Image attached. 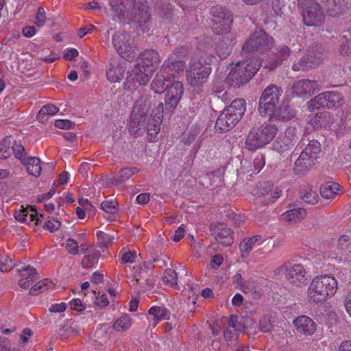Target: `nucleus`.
<instances>
[{"label": "nucleus", "instance_id": "9d476101", "mask_svg": "<svg viewBox=\"0 0 351 351\" xmlns=\"http://www.w3.org/2000/svg\"><path fill=\"white\" fill-rule=\"evenodd\" d=\"M325 15L322 8L315 1L305 3L303 11V21L307 26H319L324 21Z\"/></svg>", "mask_w": 351, "mask_h": 351}, {"label": "nucleus", "instance_id": "1a4fd4ad", "mask_svg": "<svg viewBox=\"0 0 351 351\" xmlns=\"http://www.w3.org/2000/svg\"><path fill=\"white\" fill-rule=\"evenodd\" d=\"M211 73V68L203 66L196 58L191 60L187 70V80L191 86L199 87L207 80Z\"/></svg>", "mask_w": 351, "mask_h": 351}, {"label": "nucleus", "instance_id": "603ef678", "mask_svg": "<svg viewBox=\"0 0 351 351\" xmlns=\"http://www.w3.org/2000/svg\"><path fill=\"white\" fill-rule=\"evenodd\" d=\"M344 103V100L341 94L335 90H330V109L335 108L338 109L342 106Z\"/></svg>", "mask_w": 351, "mask_h": 351}, {"label": "nucleus", "instance_id": "e433bc0d", "mask_svg": "<svg viewBox=\"0 0 351 351\" xmlns=\"http://www.w3.org/2000/svg\"><path fill=\"white\" fill-rule=\"evenodd\" d=\"M123 73L124 71L121 66L110 64L106 71V77L111 82H117L123 77Z\"/></svg>", "mask_w": 351, "mask_h": 351}, {"label": "nucleus", "instance_id": "c03bdc74", "mask_svg": "<svg viewBox=\"0 0 351 351\" xmlns=\"http://www.w3.org/2000/svg\"><path fill=\"white\" fill-rule=\"evenodd\" d=\"M12 148L16 158L23 163L24 160H26L28 158L27 153L25 151V147L21 144L14 141Z\"/></svg>", "mask_w": 351, "mask_h": 351}, {"label": "nucleus", "instance_id": "cd10ccee", "mask_svg": "<svg viewBox=\"0 0 351 351\" xmlns=\"http://www.w3.org/2000/svg\"><path fill=\"white\" fill-rule=\"evenodd\" d=\"M262 242L261 235H255L252 237L245 239L239 245L242 257L249 256L250 252Z\"/></svg>", "mask_w": 351, "mask_h": 351}, {"label": "nucleus", "instance_id": "864d4df0", "mask_svg": "<svg viewBox=\"0 0 351 351\" xmlns=\"http://www.w3.org/2000/svg\"><path fill=\"white\" fill-rule=\"evenodd\" d=\"M117 206V202L113 200H105L101 204V209L109 214H115L118 211Z\"/></svg>", "mask_w": 351, "mask_h": 351}, {"label": "nucleus", "instance_id": "7ed1b4c3", "mask_svg": "<svg viewBox=\"0 0 351 351\" xmlns=\"http://www.w3.org/2000/svg\"><path fill=\"white\" fill-rule=\"evenodd\" d=\"M278 130V126L275 124H263L254 127L247 136L245 147L250 151L263 147L273 140Z\"/></svg>", "mask_w": 351, "mask_h": 351}, {"label": "nucleus", "instance_id": "f8f14e48", "mask_svg": "<svg viewBox=\"0 0 351 351\" xmlns=\"http://www.w3.org/2000/svg\"><path fill=\"white\" fill-rule=\"evenodd\" d=\"M165 90L166 109L172 110L178 104L183 95V85L178 80H174L170 84H167V88Z\"/></svg>", "mask_w": 351, "mask_h": 351}, {"label": "nucleus", "instance_id": "a18cd8bd", "mask_svg": "<svg viewBox=\"0 0 351 351\" xmlns=\"http://www.w3.org/2000/svg\"><path fill=\"white\" fill-rule=\"evenodd\" d=\"M58 110V108L53 104L45 105L40 110L37 115V119L43 121L45 115H53L57 113Z\"/></svg>", "mask_w": 351, "mask_h": 351}, {"label": "nucleus", "instance_id": "052dcab7", "mask_svg": "<svg viewBox=\"0 0 351 351\" xmlns=\"http://www.w3.org/2000/svg\"><path fill=\"white\" fill-rule=\"evenodd\" d=\"M46 21V13L43 8L40 7L38 9L35 18V23L38 27H43Z\"/></svg>", "mask_w": 351, "mask_h": 351}, {"label": "nucleus", "instance_id": "58836bf2", "mask_svg": "<svg viewBox=\"0 0 351 351\" xmlns=\"http://www.w3.org/2000/svg\"><path fill=\"white\" fill-rule=\"evenodd\" d=\"M310 104L314 109L327 108L329 104V93L325 92L318 95L314 100L310 101Z\"/></svg>", "mask_w": 351, "mask_h": 351}, {"label": "nucleus", "instance_id": "3c124183", "mask_svg": "<svg viewBox=\"0 0 351 351\" xmlns=\"http://www.w3.org/2000/svg\"><path fill=\"white\" fill-rule=\"evenodd\" d=\"M134 275L132 282L133 285L138 283L141 279L146 278L147 276V270L143 267L142 265H136L134 267Z\"/></svg>", "mask_w": 351, "mask_h": 351}, {"label": "nucleus", "instance_id": "4c0bfd02", "mask_svg": "<svg viewBox=\"0 0 351 351\" xmlns=\"http://www.w3.org/2000/svg\"><path fill=\"white\" fill-rule=\"evenodd\" d=\"M306 215V211L305 209L299 208H293L285 212L283 214L284 218L289 221H300L304 219Z\"/></svg>", "mask_w": 351, "mask_h": 351}, {"label": "nucleus", "instance_id": "9b49d317", "mask_svg": "<svg viewBox=\"0 0 351 351\" xmlns=\"http://www.w3.org/2000/svg\"><path fill=\"white\" fill-rule=\"evenodd\" d=\"M163 112V103L160 102L157 107L152 110L147 121L146 130L148 135V140L150 142H154L157 138V135L160 130Z\"/></svg>", "mask_w": 351, "mask_h": 351}, {"label": "nucleus", "instance_id": "a19ab883", "mask_svg": "<svg viewBox=\"0 0 351 351\" xmlns=\"http://www.w3.org/2000/svg\"><path fill=\"white\" fill-rule=\"evenodd\" d=\"M131 318L125 314L114 322L113 328L118 332L125 331L131 326Z\"/></svg>", "mask_w": 351, "mask_h": 351}, {"label": "nucleus", "instance_id": "8fccbe9b", "mask_svg": "<svg viewBox=\"0 0 351 351\" xmlns=\"http://www.w3.org/2000/svg\"><path fill=\"white\" fill-rule=\"evenodd\" d=\"M285 141H288L289 146H294L295 143L299 138L298 136V130L295 128H289L285 132V136L282 137Z\"/></svg>", "mask_w": 351, "mask_h": 351}, {"label": "nucleus", "instance_id": "2eb2a0df", "mask_svg": "<svg viewBox=\"0 0 351 351\" xmlns=\"http://www.w3.org/2000/svg\"><path fill=\"white\" fill-rule=\"evenodd\" d=\"M153 71V69H149L137 62L134 68L128 72L127 80L128 82H136L140 85H145L149 81V73Z\"/></svg>", "mask_w": 351, "mask_h": 351}, {"label": "nucleus", "instance_id": "c756f323", "mask_svg": "<svg viewBox=\"0 0 351 351\" xmlns=\"http://www.w3.org/2000/svg\"><path fill=\"white\" fill-rule=\"evenodd\" d=\"M151 104V96L148 95L143 96L136 101L132 113L137 115L141 114L147 116Z\"/></svg>", "mask_w": 351, "mask_h": 351}, {"label": "nucleus", "instance_id": "473e14b6", "mask_svg": "<svg viewBox=\"0 0 351 351\" xmlns=\"http://www.w3.org/2000/svg\"><path fill=\"white\" fill-rule=\"evenodd\" d=\"M300 198L305 202L310 204H315L318 202V195L315 191L312 190L311 186L304 184L300 190Z\"/></svg>", "mask_w": 351, "mask_h": 351}, {"label": "nucleus", "instance_id": "69168bd1", "mask_svg": "<svg viewBox=\"0 0 351 351\" xmlns=\"http://www.w3.org/2000/svg\"><path fill=\"white\" fill-rule=\"evenodd\" d=\"M215 59V58L213 55L210 53H204L202 55L199 59H197V61L200 62L203 66L210 67V65Z\"/></svg>", "mask_w": 351, "mask_h": 351}, {"label": "nucleus", "instance_id": "aec40b11", "mask_svg": "<svg viewBox=\"0 0 351 351\" xmlns=\"http://www.w3.org/2000/svg\"><path fill=\"white\" fill-rule=\"evenodd\" d=\"M184 66V61L171 57L164 62L160 69L162 72L166 73L172 81H174L179 73L183 72Z\"/></svg>", "mask_w": 351, "mask_h": 351}, {"label": "nucleus", "instance_id": "72a5a7b5", "mask_svg": "<svg viewBox=\"0 0 351 351\" xmlns=\"http://www.w3.org/2000/svg\"><path fill=\"white\" fill-rule=\"evenodd\" d=\"M138 172V169L135 167L123 168L119 171L117 176L112 178V183L115 185H119L121 183L125 182Z\"/></svg>", "mask_w": 351, "mask_h": 351}, {"label": "nucleus", "instance_id": "5fc2aeb1", "mask_svg": "<svg viewBox=\"0 0 351 351\" xmlns=\"http://www.w3.org/2000/svg\"><path fill=\"white\" fill-rule=\"evenodd\" d=\"M14 267L12 260L8 256L3 255L0 257V271L6 272Z\"/></svg>", "mask_w": 351, "mask_h": 351}, {"label": "nucleus", "instance_id": "37998d69", "mask_svg": "<svg viewBox=\"0 0 351 351\" xmlns=\"http://www.w3.org/2000/svg\"><path fill=\"white\" fill-rule=\"evenodd\" d=\"M12 147L11 136L4 138L0 142V159L8 158L10 156Z\"/></svg>", "mask_w": 351, "mask_h": 351}, {"label": "nucleus", "instance_id": "f704fd0d", "mask_svg": "<svg viewBox=\"0 0 351 351\" xmlns=\"http://www.w3.org/2000/svg\"><path fill=\"white\" fill-rule=\"evenodd\" d=\"M27 168L29 174L38 177L40 175V160L37 157L29 156L23 163Z\"/></svg>", "mask_w": 351, "mask_h": 351}, {"label": "nucleus", "instance_id": "39448f33", "mask_svg": "<svg viewBox=\"0 0 351 351\" xmlns=\"http://www.w3.org/2000/svg\"><path fill=\"white\" fill-rule=\"evenodd\" d=\"M210 14L212 16L213 28L216 34L230 31L232 18L229 10L221 5H215L210 9Z\"/></svg>", "mask_w": 351, "mask_h": 351}, {"label": "nucleus", "instance_id": "5701e85b", "mask_svg": "<svg viewBox=\"0 0 351 351\" xmlns=\"http://www.w3.org/2000/svg\"><path fill=\"white\" fill-rule=\"evenodd\" d=\"M146 117L145 115H137L132 112L129 128L131 134L140 136L145 133L147 129Z\"/></svg>", "mask_w": 351, "mask_h": 351}, {"label": "nucleus", "instance_id": "4be33fe9", "mask_svg": "<svg viewBox=\"0 0 351 351\" xmlns=\"http://www.w3.org/2000/svg\"><path fill=\"white\" fill-rule=\"evenodd\" d=\"M295 116L293 109L291 108L289 102L283 101L278 108L276 107L272 115L270 117L269 121H288Z\"/></svg>", "mask_w": 351, "mask_h": 351}, {"label": "nucleus", "instance_id": "20e7f679", "mask_svg": "<svg viewBox=\"0 0 351 351\" xmlns=\"http://www.w3.org/2000/svg\"><path fill=\"white\" fill-rule=\"evenodd\" d=\"M273 43V38L267 34L265 32L261 29L256 31L243 45L242 53H263L272 47Z\"/></svg>", "mask_w": 351, "mask_h": 351}, {"label": "nucleus", "instance_id": "774afa93", "mask_svg": "<svg viewBox=\"0 0 351 351\" xmlns=\"http://www.w3.org/2000/svg\"><path fill=\"white\" fill-rule=\"evenodd\" d=\"M339 52L342 55L351 53V40H347L343 38Z\"/></svg>", "mask_w": 351, "mask_h": 351}, {"label": "nucleus", "instance_id": "c85d7f7f", "mask_svg": "<svg viewBox=\"0 0 351 351\" xmlns=\"http://www.w3.org/2000/svg\"><path fill=\"white\" fill-rule=\"evenodd\" d=\"M278 104V102L269 101L261 97L258 102V111L261 116L263 117H268L269 120L271 115L274 113Z\"/></svg>", "mask_w": 351, "mask_h": 351}, {"label": "nucleus", "instance_id": "680f3d73", "mask_svg": "<svg viewBox=\"0 0 351 351\" xmlns=\"http://www.w3.org/2000/svg\"><path fill=\"white\" fill-rule=\"evenodd\" d=\"M275 147L279 152H285L290 149L293 146H289V142L285 141L284 138L282 137L275 141Z\"/></svg>", "mask_w": 351, "mask_h": 351}, {"label": "nucleus", "instance_id": "412c9836", "mask_svg": "<svg viewBox=\"0 0 351 351\" xmlns=\"http://www.w3.org/2000/svg\"><path fill=\"white\" fill-rule=\"evenodd\" d=\"M14 217L16 220L29 224L31 222L35 221V224L37 225L41 222L43 215H38L36 208L31 207L30 210L28 208H24L21 206V208L19 210H16Z\"/></svg>", "mask_w": 351, "mask_h": 351}, {"label": "nucleus", "instance_id": "dca6fc26", "mask_svg": "<svg viewBox=\"0 0 351 351\" xmlns=\"http://www.w3.org/2000/svg\"><path fill=\"white\" fill-rule=\"evenodd\" d=\"M245 70L238 63L232 69L230 73L227 77V81L232 86H240L245 84L250 81L252 77V72L248 71V73L244 71Z\"/></svg>", "mask_w": 351, "mask_h": 351}, {"label": "nucleus", "instance_id": "f257e3e1", "mask_svg": "<svg viewBox=\"0 0 351 351\" xmlns=\"http://www.w3.org/2000/svg\"><path fill=\"white\" fill-rule=\"evenodd\" d=\"M246 110V102L243 99H236L219 115L215 130L220 133L231 130L243 117Z\"/></svg>", "mask_w": 351, "mask_h": 351}, {"label": "nucleus", "instance_id": "ddd939ff", "mask_svg": "<svg viewBox=\"0 0 351 351\" xmlns=\"http://www.w3.org/2000/svg\"><path fill=\"white\" fill-rule=\"evenodd\" d=\"M278 273L284 272L285 278L291 284L298 285L305 281V269L300 264H294L291 266L282 265L276 269Z\"/></svg>", "mask_w": 351, "mask_h": 351}, {"label": "nucleus", "instance_id": "09e8293b", "mask_svg": "<svg viewBox=\"0 0 351 351\" xmlns=\"http://www.w3.org/2000/svg\"><path fill=\"white\" fill-rule=\"evenodd\" d=\"M291 53L290 49L286 45H280L276 53V63L280 64L285 60H287Z\"/></svg>", "mask_w": 351, "mask_h": 351}, {"label": "nucleus", "instance_id": "7c9ffc66", "mask_svg": "<svg viewBox=\"0 0 351 351\" xmlns=\"http://www.w3.org/2000/svg\"><path fill=\"white\" fill-rule=\"evenodd\" d=\"M283 91L280 86H278L275 84H270L265 88L261 97L269 101H274L279 103L280 97Z\"/></svg>", "mask_w": 351, "mask_h": 351}, {"label": "nucleus", "instance_id": "4468645a", "mask_svg": "<svg viewBox=\"0 0 351 351\" xmlns=\"http://www.w3.org/2000/svg\"><path fill=\"white\" fill-rule=\"evenodd\" d=\"M322 62V57L320 53L308 51L300 59L298 63L292 66V69L296 71H308L318 66Z\"/></svg>", "mask_w": 351, "mask_h": 351}, {"label": "nucleus", "instance_id": "6e6552de", "mask_svg": "<svg viewBox=\"0 0 351 351\" xmlns=\"http://www.w3.org/2000/svg\"><path fill=\"white\" fill-rule=\"evenodd\" d=\"M329 295V276L321 275L315 278L308 288V298L316 303L325 302Z\"/></svg>", "mask_w": 351, "mask_h": 351}, {"label": "nucleus", "instance_id": "393cba45", "mask_svg": "<svg viewBox=\"0 0 351 351\" xmlns=\"http://www.w3.org/2000/svg\"><path fill=\"white\" fill-rule=\"evenodd\" d=\"M159 62V54L153 49L145 50L138 56V63L149 69H153L154 71L158 65Z\"/></svg>", "mask_w": 351, "mask_h": 351}, {"label": "nucleus", "instance_id": "13d9d810", "mask_svg": "<svg viewBox=\"0 0 351 351\" xmlns=\"http://www.w3.org/2000/svg\"><path fill=\"white\" fill-rule=\"evenodd\" d=\"M61 223L58 219H55L51 218L47 220L45 224L43 225V228L45 230H47L51 232H53L57 230H58L60 227Z\"/></svg>", "mask_w": 351, "mask_h": 351}, {"label": "nucleus", "instance_id": "b1692460", "mask_svg": "<svg viewBox=\"0 0 351 351\" xmlns=\"http://www.w3.org/2000/svg\"><path fill=\"white\" fill-rule=\"evenodd\" d=\"M293 324L297 330L306 335H313L316 330V324L310 317L302 315L297 317Z\"/></svg>", "mask_w": 351, "mask_h": 351}, {"label": "nucleus", "instance_id": "2f4dec72", "mask_svg": "<svg viewBox=\"0 0 351 351\" xmlns=\"http://www.w3.org/2000/svg\"><path fill=\"white\" fill-rule=\"evenodd\" d=\"M238 64L242 66L247 73L248 71H253L252 77L256 73L261 66V62L258 58L247 56L245 60L240 61Z\"/></svg>", "mask_w": 351, "mask_h": 351}, {"label": "nucleus", "instance_id": "f03ea898", "mask_svg": "<svg viewBox=\"0 0 351 351\" xmlns=\"http://www.w3.org/2000/svg\"><path fill=\"white\" fill-rule=\"evenodd\" d=\"M321 158V145L316 140L310 141L295 160L293 171L296 175H304L313 168Z\"/></svg>", "mask_w": 351, "mask_h": 351}, {"label": "nucleus", "instance_id": "f3484780", "mask_svg": "<svg viewBox=\"0 0 351 351\" xmlns=\"http://www.w3.org/2000/svg\"><path fill=\"white\" fill-rule=\"evenodd\" d=\"M319 90V85L316 81L300 80L295 82L292 86L293 94L299 97L311 96Z\"/></svg>", "mask_w": 351, "mask_h": 351}, {"label": "nucleus", "instance_id": "a878e982", "mask_svg": "<svg viewBox=\"0 0 351 351\" xmlns=\"http://www.w3.org/2000/svg\"><path fill=\"white\" fill-rule=\"evenodd\" d=\"M172 80L166 73L162 72L160 69L152 80L151 88L156 93L161 94L167 88V84H170Z\"/></svg>", "mask_w": 351, "mask_h": 351}, {"label": "nucleus", "instance_id": "6ab92c4d", "mask_svg": "<svg viewBox=\"0 0 351 351\" xmlns=\"http://www.w3.org/2000/svg\"><path fill=\"white\" fill-rule=\"evenodd\" d=\"M215 240L223 246H231L234 242L233 232L223 223L215 225L211 229Z\"/></svg>", "mask_w": 351, "mask_h": 351}, {"label": "nucleus", "instance_id": "49530a36", "mask_svg": "<svg viewBox=\"0 0 351 351\" xmlns=\"http://www.w3.org/2000/svg\"><path fill=\"white\" fill-rule=\"evenodd\" d=\"M100 255V252L97 251L92 254L84 256L81 263L82 267L85 268L92 267L95 264L97 263Z\"/></svg>", "mask_w": 351, "mask_h": 351}, {"label": "nucleus", "instance_id": "e2e57ef3", "mask_svg": "<svg viewBox=\"0 0 351 351\" xmlns=\"http://www.w3.org/2000/svg\"><path fill=\"white\" fill-rule=\"evenodd\" d=\"M259 328L263 332H268L272 328L271 320L267 316L263 317L259 322Z\"/></svg>", "mask_w": 351, "mask_h": 351}, {"label": "nucleus", "instance_id": "4d7b16f0", "mask_svg": "<svg viewBox=\"0 0 351 351\" xmlns=\"http://www.w3.org/2000/svg\"><path fill=\"white\" fill-rule=\"evenodd\" d=\"M65 248L70 254L76 255L79 252L78 243L73 239H69L66 240Z\"/></svg>", "mask_w": 351, "mask_h": 351}, {"label": "nucleus", "instance_id": "423d86ee", "mask_svg": "<svg viewBox=\"0 0 351 351\" xmlns=\"http://www.w3.org/2000/svg\"><path fill=\"white\" fill-rule=\"evenodd\" d=\"M112 44L117 53L131 62L136 56L135 46L131 36L125 32H117L112 36Z\"/></svg>", "mask_w": 351, "mask_h": 351}, {"label": "nucleus", "instance_id": "bb28decb", "mask_svg": "<svg viewBox=\"0 0 351 351\" xmlns=\"http://www.w3.org/2000/svg\"><path fill=\"white\" fill-rule=\"evenodd\" d=\"M109 5L114 14L119 18H124L125 14L128 13L130 0H108Z\"/></svg>", "mask_w": 351, "mask_h": 351}, {"label": "nucleus", "instance_id": "0e129e2a", "mask_svg": "<svg viewBox=\"0 0 351 351\" xmlns=\"http://www.w3.org/2000/svg\"><path fill=\"white\" fill-rule=\"evenodd\" d=\"M75 125L74 122L68 119H58L55 121V126L63 130L73 128Z\"/></svg>", "mask_w": 351, "mask_h": 351}, {"label": "nucleus", "instance_id": "bf43d9fd", "mask_svg": "<svg viewBox=\"0 0 351 351\" xmlns=\"http://www.w3.org/2000/svg\"><path fill=\"white\" fill-rule=\"evenodd\" d=\"M271 189L272 184L269 182L259 183L257 186V192L256 193V195H265L268 194L269 192L271 191Z\"/></svg>", "mask_w": 351, "mask_h": 351}, {"label": "nucleus", "instance_id": "c9c22d12", "mask_svg": "<svg viewBox=\"0 0 351 351\" xmlns=\"http://www.w3.org/2000/svg\"><path fill=\"white\" fill-rule=\"evenodd\" d=\"M149 313L154 317V320L155 321L154 324V327L159 322L169 319V311L164 306H152L149 308Z\"/></svg>", "mask_w": 351, "mask_h": 351}, {"label": "nucleus", "instance_id": "ea45409f", "mask_svg": "<svg viewBox=\"0 0 351 351\" xmlns=\"http://www.w3.org/2000/svg\"><path fill=\"white\" fill-rule=\"evenodd\" d=\"M53 285V283L48 279L38 281L30 289L29 293L31 295H36L38 293L52 289Z\"/></svg>", "mask_w": 351, "mask_h": 351}, {"label": "nucleus", "instance_id": "a211bd4d", "mask_svg": "<svg viewBox=\"0 0 351 351\" xmlns=\"http://www.w3.org/2000/svg\"><path fill=\"white\" fill-rule=\"evenodd\" d=\"M216 46V53L221 60L226 59L230 53L236 40L232 34L225 32Z\"/></svg>", "mask_w": 351, "mask_h": 351}, {"label": "nucleus", "instance_id": "79ce46f5", "mask_svg": "<svg viewBox=\"0 0 351 351\" xmlns=\"http://www.w3.org/2000/svg\"><path fill=\"white\" fill-rule=\"evenodd\" d=\"M162 280L165 283L169 284L171 287L173 289L178 288V276L175 270L171 269H166L164 272Z\"/></svg>", "mask_w": 351, "mask_h": 351}, {"label": "nucleus", "instance_id": "338daca9", "mask_svg": "<svg viewBox=\"0 0 351 351\" xmlns=\"http://www.w3.org/2000/svg\"><path fill=\"white\" fill-rule=\"evenodd\" d=\"M136 258V253L135 252H126L123 253L121 256V262L122 263H132L134 262L135 258Z\"/></svg>", "mask_w": 351, "mask_h": 351}, {"label": "nucleus", "instance_id": "6e6d98bb", "mask_svg": "<svg viewBox=\"0 0 351 351\" xmlns=\"http://www.w3.org/2000/svg\"><path fill=\"white\" fill-rule=\"evenodd\" d=\"M97 236L99 247H106L108 244L112 243V241L114 239L112 236L103 232H97Z\"/></svg>", "mask_w": 351, "mask_h": 351}, {"label": "nucleus", "instance_id": "de8ad7c7", "mask_svg": "<svg viewBox=\"0 0 351 351\" xmlns=\"http://www.w3.org/2000/svg\"><path fill=\"white\" fill-rule=\"evenodd\" d=\"M328 112L326 111L318 112L313 119L314 127H327L329 124Z\"/></svg>", "mask_w": 351, "mask_h": 351}, {"label": "nucleus", "instance_id": "0eeeda50", "mask_svg": "<svg viewBox=\"0 0 351 351\" xmlns=\"http://www.w3.org/2000/svg\"><path fill=\"white\" fill-rule=\"evenodd\" d=\"M132 8L129 10L125 16H130L132 20L138 23L143 32L149 29V19L151 14L149 12L147 2L145 0H134V3L130 4Z\"/></svg>", "mask_w": 351, "mask_h": 351}]
</instances>
